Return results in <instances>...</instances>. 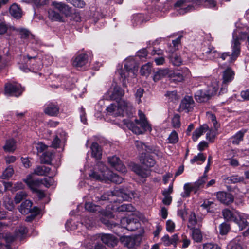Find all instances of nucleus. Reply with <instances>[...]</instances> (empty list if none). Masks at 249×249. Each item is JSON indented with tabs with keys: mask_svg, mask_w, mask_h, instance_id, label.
Here are the masks:
<instances>
[{
	"mask_svg": "<svg viewBox=\"0 0 249 249\" xmlns=\"http://www.w3.org/2000/svg\"><path fill=\"white\" fill-rule=\"evenodd\" d=\"M207 179V175H203L202 177L200 178L197 181L193 183L196 187V190L197 191L199 188L206 182Z\"/></svg>",
	"mask_w": 249,
	"mask_h": 249,
	"instance_id": "45",
	"label": "nucleus"
},
{
	"mask_svg": "<svg viewBox=\"0 0 249 249\" xmlns=\"http://www.w3.org/2000/svg\"><path fill=\"white\" fill-rule=\"evenodd\" d=\"M191 236L194 241L196 242H201L202 240V234L199 229L192 228Z\"/></svg>",
	"mask_w": 249,
	"mask_h": 249,
	"instance_id": "34",
	"label": "nucleus"
},
{
	"mask_svg": "<svg viewBox=\"0 0 249 249\" xmlns=\"http://www.w3.org/2000/svg\"><path fill=\"white\" fill-rule=\"evenodd\" d=\"M90 148L92 157L97 160L100 159L102 156V150L98 144L94 142L92 144Z\"/></svg>",
	"mask_w": 249,
	"mask_h": 249,
	"instance_id": "33",
	"label": "nucleus"
},
{
	"mask_svg": "<svg viewBox=\"0 0 249 249\" xmlns=\"http://www.w3.org/2000/svg\"><path fill=\"white\" fill-rule=\"evenodd\" d=\"M235 72L231 68H227L222 74V83L224 85H228L234 79Z\"/></svg>",
	"mask_w": 249,
	"mask_h": 249,
	"instance_id": "18",
	"label": "nucleus"
},
{
	"mask_svg": "<svg viewBox=\"0 0 249 249\" xmlns=\"http://www.w3.org/2000/svg\"><path fill=\"white\" fill-rule=\"evenodd\" d=\"M246 133L245 130H241L238 131L235 135L233 136L231 139V142L233 144L238 145L239 143L243 141V137L245 133Z\"/></svg>",
	"mask_w": 249,
	"mask_h": 249,
	"instance_id": "37",
	"label": "nucleus"
},
{
	"mask_svg": "<svg viewBox=\"0 0 249 249\" xmlns=\"http://www.w3.org/2000/svg\"><path fill=\"white\" fill-rule=\"evenodd\" d=\"M239 212L235 210L231 211L229 209H224L222 211L224 218L229 221H233L238 214Z\"/></svg>",
	"mask_w": 249,
	"mask_h": 249,
	"instance_id": "31",
	"label": "nucleus"
},
{
	"mask_svg": "<svg viewBox=\"0 0 249 249\" xmlns=\"http://www.w3.org/2000/svg\"><path fill=\"white\" fill-rule=\"evenodd\" d=\"M194 107V101L192 97L186 96L182 100L180 104L179 109L181 111L189 112L193 110Z\"/></svg>",
	"mask_w": 249,
	"mask_h": 249,
	"instance_id": "16",
	"label": "nucleus"
},
{
	"mask_svg": "<svg viewBox=\"0 0 249 249\" xmlns=\"http://www.w3.org/2000/svg\"><path fill=\"white\" fill-rule=\"evenodd\" d=\"M102 242L109 247H113L117 244V239L110 234H103L101 236Z\"/></svg>",
	"mask_w": 249,
	"mask_h": 249,
	"instance_id": "21",
	"label": "nucleus"
},
{
	"mask_svg": "<svg viewBox=\"0 0 249 249\" xmlns=\"http://www.w3.org/2000/svg\"><path fill=\"white\" fill-rule=\"evenodd\" d=\"M196 223L197 220L196 214L195 213H192L189 217L188 227L190 229H192V227L194 228V226L196 224Z\"/></svg>",
	"mask_w": 249,
	"mask_h": 249,
	"instance_id": "51",
	"label": "nucleus"
},
{
	"mask_svg": "<svg viewBox=\"0 0 249 249\" xmlns=\"http://www.w3.org/2000/svg\"><path fill=\"white\" fill-rule=\"evenodd\" d=\"M5 151L8 152H13L16 148V142L13 139H9L7 140L5 145L3 146Z\"/></svg>",
	"mask_w": 249,
	"mask_h": 249,
	"instance_id": "38",
	"label": "nucleus"
},
{
	"mask_svg": "<svg viewBox=\"0 0 249 249\" xmlns=\"http://www.w3.org/2000/svg\"><path fill=\"white\" fill-rule=\"evenodd\" d=\"M24 89L19 84L15 83H7L5 85L4 92L6 95L18 97Z\"/></svg>",
	"mask_w": 249,
	"mask_h": 249,
	"instance_id": "9",
	"label": "nucleus"
},
{
	"mask_svg": "<svg viewBox=\"0 0 249 249\" xmlns=\"http://www.w3.org/2000/svg\"><path fill=\"white\" fill-rule=\"evenodd\" d=\"M229 249H243L241 243L238 242L237 239H235L231 241L228 245Z\"/></svg>",
	"mask_w": 249,
	"mask_h": 249,
	"instance_id": "43",
	"label": "nucleus"
},
{
	"mask_svg": "<svg viewBox=\"0 0 249 249\" xmlns=\"http://www.w3.org/2000/svg\"><path fill=\"white\" fill-rule=\"evenodd\" d=\"M44 112L49 116H56L59 112V108L54 104L49 103L44 106Z\"/></svg>",
	"mask_w": 249,
	"mask_h": 249,
	"instance_id": "19",
	"label": "nucleus"
},
{
	"mask_svg": "<svg viewBox=\"0 0 249 249\" xmlns=\"http://www.w3.org/2000/svg\"><path fill=\"white\" fill-rule=\"evenodd\" d=\"M117 196V200L119 201L121 200H128L129 198H131L130 194L127 195L126 193L123 192L122 190L119 189H115L113 191L108 193V194H105L102 196L96 194L93 200L95 201L98 202L101 201L106 200L107 199H111L108 197Z\"/></svg>",
	"mask_w": 249,
	"mask_h": 249,
	"instance_id": "6",
	"label": "nucleus"
},
{
	"mask_svg": "<svg viewBox=\"0 0 249 249\" xmlns=\"http://www.w3.org/2000/svg\"><path fill=\"white\" fill-rule=\"evenodd\" d=\"M32 210H33V212L31 213V214L27 216L26 218V221L27 222H31L32 221L36 216V215L38 213H39V210L38 208L36 207H34L32 208Z\"/></svg>",
	"mask_w": 249,
	"mask_h": 249,
	"instance_id": "54",
	"label": "nucleus"
},
{
	"mask_svg": "<svg viewBox=\"0 0 249 249\" xmlns=\"http://www.w3.org/2000/svg\"><path fill=\"white\" fill-rule=\"evenodd\" d=\"M138 115L139 120L135 119L134 122L124 120V124L136 134H142L146 131L150 132L152 130L151 125L148 122L144 113L141 110H139Z\"/></svg>",
	"mask_w": 249,
	"mask_h": 249,
	"instance_id": "3",
	"label": "nucleus"
},
{
	"mask_svg": "<svg viewBox=\"0 0 249 249\" xmlns=\"http://www.w3.org/2000/svg\"><path fill=\"white\" fill-rule=\"evenodd\" d=\"M179 239L177 234H175L171 237L168 234L165 235L161 238V240L165 246H169L171 245H173L175 247H176L177 242Z\"/></svg>",
	"mask_w": 249,
	"mask_h": 249,
	"instance_id": "22",
	"label": "nucleus"
},
{
	"mask_svg": "<svg viewBox=\"0 0 249 249\" xmlns=\"http://www.w3.org/2000/svg\"><path fill=\"white\" fill-rule=\"evenodd\" d=\"M9 13L14 18L18 19L22 16V11L16 3H14L9 8Z\"/></svg>",
	"mask_w": 249,
	"mask_h": 249,
	"instance_id": "29",
	"label": "nucleus"
},
{
	"mask_svg": "<svg viewBox=\"0 0 249 249\" xmlns=\"http://www.w3.org/2000/svg\"><path fill=\"white\" fill-rule=\"evenodd\" d=\"M27 232V229L25 226H21L19 227L18 230L16 231L17 236L19 237H22L24 235L26 234Z\"/></svg>",
	"mask_w": 249,
	"mask_h": 249,
	"instance_id": "60",
	"label": "nucleus"
},
{
	"mask_svg": "<svg viewBox=\"0 0 249 249\" xmlns=\"http://www.w3.org/2000/svg\"><path fill=\"white\" fill-rule=\"evenodd\" d=\"M13 173V169L11 166H9L3 171L1 176V178L2 179H7L11 177Z\"/></svg>",
	"mask_w": 249,
	"mask_h": 249,
	"instance_id": "46",
	"label": "nucleus"
},
{
	"mask_svg": "<svg viewBox=\"0 0 249 249\" xmlns=\"http://www.w3.org/2000/svg\"><path fill=\"white\" fill-rule=\"evenodd\" d=\"M206 90V89H202L196 91L195 94L196 100L200 103L208 101L210 98V96Z\"/></svg>",
	"mask_w": 249,
	"mask_h": 249,
	"instance_id": "26",
	"label": "nucleus"
},
{
	"mask_svg": "<svg viewBox=\"0 0 249 249\" xmlns=\"http://www.w3.org/2000/svg\"><path fill=\"white\" fill-rule=\"evenodd\" d=\"M206 160V157L202 153L198 154L197 156H195L193 159L191 160V163H194L197 161H201L204 162Z\"/></svg>",
	"mask_w": 249,
	"mask_h": 249,
	"instance_id": "59",
	"label": "nucleus"
},
{
	"mask_svg": "<svg viewBox=\"0 0 249 249\" xmlns=\"http://www.w3.org/2000/svg\"><path fill=\"white\" fill-rule=\"evenodd\" d=\"M168 142L170 143H175L178 142V137L177 133L173 131L169 135L168 138Z\"/></svg>",
	"mask_w": 249,
	"mask_h": 249,
	"instance_id": "53",
	"label": "nucleus"
},
{
	"mask_svg": "<svg viewBox=\"0 0 249 249\" xmlns=\"http://www.w3.org/2000/svg\"><path fill=\"white\" fill-rule=\"evenodd\" d=\"M88 62V55L84 53L77 55L72 61V65L77 69H81Z\"/></svg>",
	"mask_w": 249,
	"mask_h": 249,
	"instance_id": "17",
	"label": "nucleus"
},
{
	"mask_svg": "<svg viewBox=\"0 0 249 249\" xmlns=\"http://www.w3.org/2000/svg\"><path fill=\"white\" fill-rule=\"evenodd\" d=\"M209 130V126L206 124L201 125L199 127L197 128L193 133L192 140L193 141H196L204 133Z\"/></svg>",
	"mask_w": 249,
	"mask_h": 249,
	"instance_id": "25",
	"label": "nucleus"
},
{
	"mask_svg": "<svg viewBox=\"0 0 249 249\" xmlns=\"http://www.w3.org/2000/svg\"><path fill=\"white\" fill-rule=\"evenodd\" d=\"M203 249H221V248L216 244L206 243L203 245Z\"/></svg>",
	"mask_w": 249,
	"mask_h": 249,
	"instance_id": "64",
	"label": "nucleus"
},
{
	"mask_svg": "<svg viewBox=\"0 0 249 249\" xmlns=\"http://www.w3.org/2000/svg\"><path fill=\"white\" fill-rule=\"evenodd\" d=\"M144 90L142 88H139L135 93L136 102L139 104L142 102L141 98L143 96Z\"/></svg>",
	"mask_w": 249,
	"mask_h": 249,
	"instance_id": "52",
	"label": "nucleus"
},
{
	"mask_svg": "<svg viewBox=\"0 0 249 249\" xmlns=\"http://www.w3.org/2000/svg\"><path fill=\"white\" fill-rule=\"evenodd\" d=\"M27 196V194L25 192L21 191L18 193L15 196V201L16 204L19 203L23 199L25 198Z\"/></svg>",
	"mask_w": 249,
	"mask_h": 249,
	"instance_id": "49",
	"label": "nucleus"
},
{
	"mask_svg": "<svg viewBox=\"0 0 249 249\" xmlns=\"http://www.w3.org/2000/svg\"><path fill=\"white\" fill-rule=\"evenodd\" d=\"M246 33L241 31H236L235 30L232 33V39L231 41V53L230 55V62L234 61L240 54L241 43L240 41L246 39Z\"/></svg>",
	"mask_w": 249,
	"mask_h": 249,
	"instance_id": "5",
	"label": "nucleus"
},
{
	"mask_svg": "<svg viewBox=\"0 0 249 249\" xmlns=\"http://www.w3.org/2000/svg\"><path fill=\"white\" fill-rule=\"evenodd\" d=\"M152 71V66L150 63H147L142 66L140 72L142 75L148 76Z\"/></svg>",
	"mask_w": 249,
	"mask_h": 249,
	"instance_id": "41",
	"label": "nucleus"
},
{
	"mask_svg": "<svg viewBox=\"0 0 249 249\" xmlns=\"http://www.w3.org/2000/svg\"><path fill=\"white\" fill-rule=\"evenodd\" d=\"M172 125L175 128H178L180 125V116L178 114H175L172 118Z\"/></svg>",
	"mask_w": 249,
	"mask_h": 249,
	"instance_id": "57",
	"label": "nucleus"
},
{
	"mask_svg": "<svg viewBox=\"0 0 249 249\" xmlns=\"http://www.w3.org/2000/svg\"><path fill=\"white\" fill-rule=\"evenodd\" d=\"M138 66L133 57H129L125 59L124 62V69H118L116 74L120 76L123 86L124 88L127 87L126 81L129 80V78H134L138 72Z\"/></svg>",
	"mask_w": 249,
	"mask_h": 249,
	"instance_id": "2",
	"label": "nucleus"
},
{
	"mask_svg": "<svg viewBox=\"0 0 249 249\" xmlns=\"http://www.w3.org/2000/svg\"><path fill=\"white\" fill-rule=\"evenodd\" d=\"M135 146H136L137 149L139 151H142L144 150L147 152H152L157 154V151H156V150L152 151V149L146 146L144 143H142L140 141H136L135 142Z\"/></svg>",
	"mask_w": 249,
	"mask_h": 249,
	"instance_id": "40",
	"label": "nucleus"
},
{
	"mask_svg": "<svg viewBox=\"0 0 249 249\" xmlns=\"http://www.w3.org/2000/svg\"><path fill=\"white\" fill-rule=\"evenodd\" d=\"M89 177L97 180L107 182L110 181L115 183H121L123 178L112 173L102 162H98L94 169L89 174Z\"/></svg>",
	"mask_w": 249,
	"mask_h": 249,
	"instance_id": "1",
	"label": "nucleus"
},
{
	"mask_svg": "<svg viewBox=\"0 0 249 249\" xmlns=\"http://www.w3.org/2000/svg\"><path fill=\"white\" fill-rule=\"evenodd\" d=\"M24 182L28 185L29 187L33 190V192L37 193L38 197L41 199L45 197V195L44 192L37 189V187L39 184L37 180H35L32 178V176L28 175L26 178L24 180Z\"/></svg>",
	"mask_w": 249,
	"mask_h": 249,
	"instance_id": "12",
	"label": "nucleus"
},
{
	"mask_svg": "<svg viewBox=\"0 0 249 249\" xmlns=\"http://www.w3.org/2000/svg\"><path fill=\"white\" fill-rule=\"evenodd\" d=\"M133 109L132 104L124 100L119 101L117 105L112 104L106 108L108 114L114 117L123 116L125 113L129 114Z\"/></svg>",
	"mask_w": 249,
	"mask_h": 249,
	"instance_id": "4",
	"label": "nucleus"
},
{
	"mask_svg": "<svg viewBox=\"0 0 249 249\" xmlns=\"http://www.w3.org/2000/svg\"><path fill=\"white\" fill-rule=\"evenodd\" d=\"M42 66L40 64H36L35 67L31 66L30 68L20 67V69L24 72H28L29 71H32L34 72H36L38 71L41 69Z\"/></svg>",
	"mask_w": 249,
	"mask_h": 249,
	"instance_id": "48",
	"label": "nucleus"
},
{
	"mask_svg": "<svg viewBox=\"0 0 249 249\" xmlns=\"http://www.w3.org/2000/svg\"><path fill=\"white\" fill-rule=\"evenodd\" d=\"M230 230V226L226 223H222L219 226L220 233L221 235L226 234Z\"/></svg>",
	"mask_w": 249,
	"mask_h": 249,
	"instance_id": "56",
	"label": "nucleus"
},
{
	"mask_svg": "<svg viewBox=\"0 0 249 249\" xmlns=\"http://www.w3.org/2000/svg\"><path fill=\"white\" fill-rule=\"evenodd\" d=\"M175 229V224L174 223L170 220H168L166 221V230L168 232H172Z\"/></svg>",
	"mask_w": 249,
	"mask_h": 249,
	"instance_id": "62",
	"label": "nucleus"
},
{
	"mask_svg": "<svg viewBox=\"0 0 249 249\" xmlns=\"http://www.w3.org/2000/svg\"><path fill=\"white\" fill-rule=\"evenodd\" d=\"M184 192L181 194V196L183 197H188L190 196V192L192 191H194L195 193H196L197 190H196V187L194 184L187 183L184 185Z\"/></svg>",
	"mask_w": 249,
	"mask_h": 249,
	"instance_id": "36",
	"label": "nucleus"
},
{
	"mask_svg": "<svg viewBox=\"0 0 249 249\" xmlns=\"http://www.w3.org/2000/svg\"><path fill=\"white\" fill-rule=\"evenodd\" d=\"M211 97L214 95L217 92L218 89V82L216 80H214L209 84L207 87L205 89Z\"/></svg>",
	"mask_w": 249,
	"mask_h": 249,
	"instance_id": "30",
	"label": "nucleus"
},
{
	"mask_svg": "<svg viewBox=\"0 0 249 249\" xmlns=\"http://www.w3.org/2000/svg\"><path fill=\"white\" fill-rule=\"evenodd\" d=\"M4 204L5 208L9 211H12L14 208L13 200L8 196L4 198Z\"/></svg>",
	"mask_w": 249,
	"mask_h": 249,
	"instance_id": "50",
	"label": "nucleus"
},
{
	"mask_svg": "<svg viewBox=\"0 0 249 249\" xmlns=\"http://www.w3.org/2000/svg\"><path fill=\"white\" fill-rule=\"evenodd\" d=\"M141 162L147 167H153L156 162L152 157L148 154H142L140 157Z\"/></svg>",
	"mask_w": 249,
	"mask_h": 249,
	"instance_id": "28",
	"label": "nucleus"
},
{
	"mask_svg": "<svg viewBox=\"0 0 249 249\" xmlns=\"http://www.w3.org/2000/svg\"><path fill=\"white\" fill-rule=\"evenodd\" d=\"M220 55V52L216 51L213 46H209L199 57L202 60L207 61L219 58Z\"/></svg>",
	"mask_w": 249,
	"mask_h": 249,
	"instance_id": "11",
	"label": "nucleus"
},
{
	"mask_svg": "<svg viewBox=\"0 0 249 249\" xmlns=\"http://www.w3.org/2000/svg\"><path fill=\"white\" fill-rule=\"evenodd\" d=\"M85 209L90 212H95L99 211L100 207L98 205H96L91 202H86L85 205Z\"/></svg>",
	"mask_w": 249,
	"mask_h": 249,
	"instance_id": "44",
	"label": "nucleus"
},
{
	"mask_svg": "<svg viewBox=\"0 0 249 249\" xmlns=\"http://www.w3.org/2000/svg\"><path fill=\"white\" fill-rule=\"evenodd\" d=\"M131 168L134 172L142 178H146L150 174L149 170L142 169L139 165L137 164H133Z\"/></svg>",
	"mask_w": 249,
	"mask_h": 249,
	"instance_id": "32",
	"label": "nucleus"
},
{
	"mask_svg": "<svg viewBox=\"0 0 249 249\" xmlns=\"http://www.w3.org/2000/svg\"><path fill=\"white\" fill-rule=\"evenodd\" d=\"M160 75L163 77L165 76H168L170 78V72H171V71L169 70L168 69H160L158 71Z\"/></svg>",
	"mask_w": 249,
	"mask_h": 249,
	"instance_id": "63",
	"label": "nucleus"
},
{
	"mask_svg": "<svg viewBox=\"0 0 249 249\" xmlns=\"http://www.w3.org/2000/svg\"><path fill=\"white\" fill-rule=\"evenodd\" d=\"M53 8L48 11V17L52 21H61L62 19V4L61 2H53Z\"/></svg>",
	"mask_w": 249,
	"mask_h": 249,
	"instance_id": "8",
	"label": "nucleus"
},
{
	"mask_svg": "<svg viewBox=\"0 0 249 249\" xmlns=\"http://www.w3.org/2000/svg\"><path fill=\"white\" fill-rule=\"evenodd\" d=\"M109 164L116 170L124 174L126 173L127 170L124 165L122 164L119 158L115 156L108 158Z\"/></svg>",
	"mask_w": 249,
	"mask_h": 249,
	"instance_id": "15",
	"label": "nucleus"
},
{
	"mask_svg": "<svg viewBox=\"0 0 249 249\" xmlns=\"http://www.w3.org/2000/svg\"><path fill=\"white\" fill-rule=\"evenodd\" d=\"M121 243L128 249H135L140 244V241L135 236H124L120 238Z\"/></svg>",
	"mask_w": 249,
	"mask_h": 249,
	"instance_id": "13",
	"label": "nucleus"
},
{
	"mask_svg": "<svg viewBox=\"0 0 249 249\" xmlns=\"http://www.w3.org/2000/svg\"><path fill=\"white\" fill-rule=\"evenodd\" d=\"M121 225L128 231H134L140 226V223L136 220L124 217L121 220Z\"/></svg>",
	"mask_w": 249,
	"mask_h": 249,
	"instance_id": "14",
	"label": "nucleus"
},
{
	"mask_svg": "<svg viewBox=\"0 0 249 249\" xmlns=\"http://www.w3.org/2000/svg\"><path fill=\"white\" fill-rule=\"evenodd\" d=\"M39 183L45 185L46 187H49L52 185L53 182V179L52 178H45L43 179H41L40 181L38 180Z\"/></svg>",
	"mask_w": 249,
	"mask_h": 249,
	"instance_id": "58",
	"label": "nucleus"
},
{
	"mask_svg": "<svg viewBox=\"0 0 249 249\" xmlns=\"http://www.w3.org/2000/svg\"><path fill=\"white\" fill-rule=\"evenodd\" d=\"M54 157L53 150H47L43 153L40 157V162L43 164H50Z\"/></svg>",
	"mask_w": 249,
	"mask_h": 249,
	"instance_id": "20",
	"label": "nucleus"
},
{
	"mask_svg": "<svg viewBox=\"0 0 249 249\" xmlns=\"http://www.w3.org/2000/svg\"><path fill=\"white\" fill-rule=\"evenodd\" d=\"M35 147L38 153L44 152L48 150V146L41 142H38L36 144Z\"/></svg>",
	"mask_w": 249,
	"mask_h": 249,
	"instance_id": "47",
	"label": "nucleus"
},
{
	"mask_svg": "<svg viewBox=\"0 0 249 249\" xmlns=\"http://www.w3.org/2000/svg\"><path fill=\"white\" fill-rule=\"evenodd\" d=\"M170 61L172 64L177 66H180L182 63V60L179 55L177 54H173L170 57Z\"/></svg>",
	"mask_w": 249,
	"mask_h": 249,
	"instance_id": "42",
	"label": "nucleus"
},
{
	"mask_svg": "<svg viewBox=\"0 0 249 249\" xmlns=\"http://www.w3.org/2000/svg\"><path fill=\"white\" fill-rule=\"evenodd\" d=\"M32 206V202L30 200H26L21 203L18 209L21 214L25 215L33 212Z\"/></svg>",
	"mask_w": 249,
	"mask_h": 249,
	"instance_id": "24",
	"label": "nucleus"
},
{
	"mask_svg": "<svg viewBox=\"0 0 249 249\" xmlns=\"http://www.w3.org/2000/svg\"><path fill=\"white\" fill-rule=\"evenodd\" d=\"M217 198L221 203L228 204L233 201L232 195L224 192H219L217 193Z\"/></svg>",
	"mask_w": 249,
	"mask_h": 249,
	"instance_id": "23",
	"label": "nucleus"
},
{
	"mask_svg": "<svg viewBox=\"0 0 249 249\" xmlns=\"http://www.w3.org/2000/svg\"><path fill=\"white\" fill-rule=\"evenodd\" d=\"M208 131H209L206 134V139L210 142H213L215 137L216 133L212 129H210L209 128Z\"/></svg>",
	"mask_w": 249,
	"mask_h": 249,
	"instance_id": "61",
	"label": "nucleus"
},
{
	"mask_svg": "<svg viewBox=\"0 0 249 249\" xmlns=\"http://www.w3.org/2000/svg\"><path fill=\"white\" fill-rule=\"evenodd\" d=\"M190 75L189 69L187 68H183L181 70L176 71H171L170 72V79L174 82H181L185 78Z\"/></svg>",
	"mask_w": 249,
	"mask_h": 249,
	"instance_id": "10",
	"label": "nucleus"
},
{
	"mask_svg": "<svg viewBox=\"0 0 249 249\" xmlns=\"http://www.w3.org/2000/svg\"><path fill=\"white\" fill-rule=\"evenodd\" d=\"M112 209L118 212H134L135 209L131 204H123L117 208L114 207Z\"/></svg>",
	"mask_w": 249,
	"mask_h": 249,
	"instance_id": "39",
	"label": "nucleus"
},
{
	"mask_svg": "<svg viewBox=\"0 0 249 249\" xmlns=\"http://www.w3.org/2000/svg\"><path fill=\"white\" fill-rule=\"evenodd\" d=\"M68 2L71 3L74 6L78 8H83L84 7L85 3L83 0H66Z\"/></svg>",
	"mask_w": 249,
	"mask_h": 249,
	"instance_id": "55",
	"label": "nucleus"
},
{
	"mask_svg": "<svg viewBox=\"0 0 249 249\" xmlns=\"http://www.w3.org/2000/svg\"><path fill=\"white\" fill-rule=\"evenodd\" d=\"M50 168L44 165L37 166L34 171L35 174L38 176H46L50 171Z\"/></svg>",
	"mask_w": 249,
	"mask_h": 249,
	"instance_id": "35",
	"label": "nucleus"
},
{
	"mask_svg": "<svg viewBox=\"0 0 249 249\" xmlns=\"http://www.w3.org/2000/svg\"><path fill=\"white\" fill-rule=\"evenodd\" d=\"M234 222L238 225L240 230H243L248 226V222L244 213H239Z\"/></svg>",
	"mask_w": 249,
	"mask_h": 249,
	"instance_id": "27",
	"label": "nucleus"
},
{
	"mask_svg": "<svg viewBox=\"0 0 249 249\" xmlns=\"http://www.w3.org/2000/svg\"><path fill=\"white\" fill-rule=\"evenodd\" d=\"M124 94V91L116 83H114L108 89L105 97L107 100H117L122 97Z\"/></svg>",
	"mask_w": 249,
	"mask_h": 249,
	"instance_id": "7",
	"label": "nucleus"
}]
</instances>
